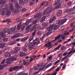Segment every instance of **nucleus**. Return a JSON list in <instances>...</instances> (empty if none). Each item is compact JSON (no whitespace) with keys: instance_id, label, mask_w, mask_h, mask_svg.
I'll return each instance as SVG.
<instances>
[{"instance_id":"f257e3e1","label":"nucleus","mask_w":75,"mask_h":75,"mask_svg":"<svg viewBox=\"0 0 75 75\" xmlns=\"http://www.w3.org/2000/svg\"><path fill=\"white\" fill-rule=\"evenodd\" d=\"M16 8H15L13 9V6L11 4H9V9L11 11H13V13L16 14L18 11V8H20V6L18 4H17L16 5Z\"/></svg>"},{"instance_id":"f03ea898","label":"nucleus","mask_w":75,"mask_h":75,"mask_svg":"<svg viewBox=\"0 0 75 75\" xmlns=\"http://www.w3.org/2000/svg\"><path fill=\"white\" fill-rule=\"evenodd\" d=\"M54 10V9H53V7H47V8L45 9L43 12V15H46L50 13H51L52 11Z\"/></svg>"},{"instance_id":"7ed1b4c3","label":"nucleus","mask_w":75,"mask_h":75,"mask_svg":"<svg viewBox=\"0 0 75 75\" xmlns=\"http://www.w3.org/2000/svg\"><path fill=\"white\" fill-rule=\"evenodd\" d=\"M62 0H57V2H56L54 3V5H57V7H60L61 6V4L62 3Z\"/></svg>"},{"instance_id":"20e7f679","label":"nucleus","mask_w":75,"mask_h":75,"mask_svg":"<svg viewBox=\"0 0 75 75\" xmlns=\"http://www.w3.org/2000/svg\"><path fill=\"white\" fill-rule=\"evenodd\" d=\"M75 9V6L73 7V8H69L68 9H67L65 10V12H67V13H71V12L74 11V10Z\"/></svg>"},{"instance_id":"39448f33","label":"nucleus","mask_w":75,"mask_h":75,"mask_svg":"<svg viewBox=\"0 0 75 75\" xmlns=\"http://www.w3.org/2000/svg\"><path fill=\"white\" fill-rule=\"evenodd\" d=\"M66 21H67V19H64L62 20H60L59 21L58 24L60 25L64 24L66 22Z\"/></svg>"},{"instance_id":"423d86ee","label":"nucleus","mask_w":75,"mask_h":75,"mask_svg":"<svg viewBox=\"0 0 75 75\" xmlns=\"http://www.w3.org/2000/svg\"><path fill=\"white\" fill-rule=\"evenodd\" d=\"M4 31L6 33H8V34H11L13 32L12 31L10 30H8V28H6L4 29Z\"/></svg>"},{"instance_id":"0eeeda50","label":"nucleus","mask_w":75,"mask_h":75,"mask_svg":"<svg viewBox=\"0 0 75 75\" xmlns=\"http://www.w3.org/2000/svg\"><path fill=\"white\" fill-rule=\"evenodd\" d=\"M53 14H52L51 16V18L52 19L50 20L49 21L50 23H52V22H54L55 21L56 19V18L55 16H53Z\"/></svg>"},{"instance_id":"6e6552de","label":"nucleus","mask_w":75,"mask_h":75,"mask_svg":"<svg viewBox=\"0 0 75 75\" xmlns=\"http://www.w3.org/2000/svg\"><path fill=\"white\" fill-rule=\"evenodd\" d=\"M33 44L36 45H38V44H40V41L39 40V39H36L33 41Z\"/></svg>"},{"instance_id":"1a4fd4ad","label":"nucleus","mask_w":75,"mask_h":75,"mask_svg":"<svg viewBox=\"0 0 75 75\" xmlns=\"http://www.w3.org/2000/svg\"><path fill=\"white\" fill-rule=\"evenodd\" d=\"M54 26V24L52 25H50L49 27L48 28H47V30L49 31H51L53 29V27Z\"/></svg>"},{"instance_id":"9d476101","label":"nucleus","mask_w":75,"mask_h":75,"mask_svg":"<svg viewBox=\"0 0 75 75\" xmlns=\"http://www.w3.org/2000/svg\"><path fill=\"white\" fill-rule=\"evenodd\" d=\"M20 50V48L19 47H16L14 50V52H13V54H16Z\"/></svg>"},{"instance_id":"9b49d317","label":"nucleus","mask_w":75,"mask_h":75,"mask_svg":"<svg viewBox=\"0 0 75 75\" xmlns=\"http://www.w3.org/2000/svg\"><path fill=\"white\" fill-rule=\"evenodd\" d=\"M59 28V26L58 25H54V24L53 27V28L54 30H57Z\"/></svg>"},{"instance_id":"f8f14e48","label":"nucleus","mask_w":75,"mask_h":75,"mask_svg":"<svg viewBox=\"0 0 75 75\" xmlns=\"http://www.w3.org/2000/svg\"><path fill=\"white\" fill-rule=\"evenodd\" d=\"M45 67V65L42 66V67L40 68V69H39L38 71L35 72V73H39V71H41L43 70V69H44Z\"/></svg>"},{"instance_id":"ddd939ff","label":"nucleus","mask_w":75,"mask_h":75,"mask_svg":"<svg viewBox=\"0 0 75 75\" xmlns=\"http://www.w3.org/2000/svg\"><path fill=\"white\" fill-rule=\"evenodd\" d=\"M6 3V2L4 0H0V4H2L1 6L2 8L4 6V4H5Z\"/></svg>"},{"instance_id":"4468645a","label":"nucleus","mask_w":75,"mask_h":75,"mask_svg":"<svg viewBox=\"0 0 75 75\" xmlns=\"http://www.w3.org/2000/svg\"><path fill=\"white\" fill-rule=\"evenodd\" d=\"M23 66H16V67H13V70H15L18 69L23 68Z\"/></svg>"},{"instance_id":"2eb2a0df","label":"nucleus","mask_w":75,"mask_h":75,"mask_svg":"<svg viewBox=\"0 0 75 75\" xmlns=\"http://www.w3.org/2000/svg\"><path fill=\"white\" fill-rule=\"evenodd\" d=\"M29 36H28L25 38H23L22 39H21V42H24L26 41L27 40H28V39H29Z\"/></svg>"},{"instance_id":"dca6fc26","label":"nucleus","mask_w":75,"mask_h":75,"mask_svg":"<svg viewBox=\"0 0 75 75\" xmlns=\"http://www.w3.org/2000/svg\"><path fill=\"white\" fill-rule=\"evenodd\" d=\"M62 14V11L61 10H59L57 13V16L58 17L60 16Z\"/></svg>"},{"instance_id":"f3484780","label":"nucleus","mask_w":75,"mask_h":75,"mask_svg":"<svg viewBox=\"0 0 75 75\" xmlns=\"http://www.w3.org/2000/svg\"><path fill=\"white\" fill-rule=\"evenodd\" d=\"M20 34V33H18L16 35H13L12 37V39H14V38H16L19 37V35Z\"/></svg>"},{"instance_id":"a211bd4d","label":"nucleus","mask_w":75,"mask_h":75,"mask_svg":"<svg viewBox=\"0 0 75 75\" xmlns=\"http://www.w3.org/2000/svg\"><path fill=\"white\" fill-rule=\"evenodd\" d=\"M11 56V54L10 52H6L5 54V56L6 57H10Z\"/></svg>"},{"instance_id":"6ab92c4d","label":"nucleus","mask_w":75,"mask_h":75,"mask_svg":"<svg viewBox=\"0 0 75 75\" xmlns=\"http://www.w3.org/2000/svg\"><path fill=\"white\" fill-rule=\"evenodd\" d=\"M35 44H34V43H30L29 45V47L30 48H32L31 49V50H33V48L34 47V45Z\"/></svg>"},{"instance_id":"aec40b11","label":"nucleus","mask_w":75,"mask_h":75,"mask_svg":"<svg viewBox=\"0 0 75 75\" xmlns=\"http://www.w3.org/2000/svg\"><path fill=\"white\" fill-rule=\"evenodd\" d=\"M11 15V11L9 9L7 10L6 15L8 16H10Z\"/></svg>"},{"instance_id":"412c9836","label":"nucleus","mask_w":75,"mask_h":75,"mask_svg":"<svg viewBox=\"0 0 75 75\" xmlns=\"http://www.w3.org/2000/svg\"><path fill=\"white\" fill-rule=\"evenodd\" d=\"M16 28V27L15 26L14 28H11L9 29V30L13 32H14L15 31V29Z\"/></svg>"},{"instance_id":"4be33fe9","label":"nucleus","mask_w":75,"mask_h":75,"mask_svg":"<svg viewBox=\"0 0 75 75\" xmlns=\"http://www.w3.org/2000/svg\"><path fill=\"white\" fill-rule=\"evenodd\" d=\"M61 36L62 37V36H63V35H59L57 37H56V38H55V39L53 41L54 42L56 40H57L58 38H59V39H60V37Z\"/></svg>"},{"instance_id":"5701e85b","label":"nucleus","mask_w":75,"mask_h":75,"mask_svg":"<svg viewBox=\"0 0 75 75\" xmlns=\"http://www.w3.org/2000/svg\"><path fill=\"white\" fill-rule=\"evenodd\" d=\"M1 35L2 36V37L4 38L5 37V33H0Z\"/></svg>"},{"instance_id":"b1692460","label":"nucleus","mask_w":75,"mask_h":75,"mask_svg":"<svg viewBox=\"0 0 75 75\" xmlns=\"http://www.w3.org/2000/svg\"><path fill=\"white\" fill-rule=\"evenodd\" d=\"M40 14L38 13L37 14V15H35V18H40Z\"/></svg>"},{"instance_id":"393cba45","label":"nucleus","mask_w":75,"mask_h":75,"mask_svg":"<svg viewBox=\"0 0 75 75\" xmlns=\"http://www.w3.org/2000/svg\"><path fill=\"white\" fill-rule=\"evenodd\" d=\"M56 67L55 66H53L52 68H51V69H50V70H49L48 71H47V72H49V71H51L53 70Z\"/></svg>"},{"instance_id":"a878e982","label":"nucleus","mask_w":75,"mask_h":75,"mask_svg":"<svg viewBox=\"0 0 75 75\" xmlns=\"http://www.w3.org/2000/svg\"><path fill=\"white\" fill-rule=\"evenodd\" d=\"M19 54L20 55V57H21L25 56L24 55V53H23L20 52H19Z\"/></svg>"},{"instance_id":"bb28decb","label":"nucleus","mask_w":75,"mask_h":75,"mask_svg":"<svg viewBox=\"0 0 75 75\" xmlns=\"http://www.w3.org/2000/svg\"><path fill=\"white\" fill-rule=\"evenodd\" d=\"M18 75H28V73H23V72H22L18 74Z\"/></svg>"},{"instance_id":"cd10ccee","label":"nucleus","mask_w":75,"mask_h":75,"mask_svg":"<svg viewBox=\"0 0 75 75\" xmlns=\"http://www.w3.org/2000/svg\"><path fill=\"white\" fill-rule=\"evenodd\" d=\"M46 18V16H45L42 17V18L41 19V22H43V21H44Z\"/></svg>"},{"instance_id":"c85d7f7f","label":"nucleus","mask_w":75,"mask_h":75,"mask_svg":"<svg viewBox=\"0 0 75 75\" xmlns=\"http://www.w3.org/2000/svg\"><path fill=\"white\" fill-rule=\"evenodd\" d=\"M18 1H19V3L21 5H23L24 4V2H23L22 0H17Z\"/></svg>"},{"instance_id":"c756f323","label":"nucleus","mask_w":75,"mask_h":75,"mask_svg":"<svg viewBox=\"0 0 75 75\" xmlns=\"http://www.w3.org/2000/svg\"><path fill=\"white\" fill-rule=\"evenodd\" d=\"M11 60L13 61H15L16 59V58L15 57H11Z\"/></svg>"},{"instance_id":"7c9ffc66","label":"nucleus","mask_w":75,"mask_h":75,"mask_svg":"<svg viewBox=\"0 0 75 75\" xmlns=\"http://www.w3.org/2000/svg\"><path fill=\"white\" fill-rule=\"evenodd\" d=\"M16 42V41H13L12 42H11L10 44H9V45H14L15 44Z\"/></svg>"},{"instance_id":"2f4dec72","label":"nucleus","mask_w":75,"mask_h":75,"mask_svg":"<svg viewBox=\"0 0 75 75\" xmlns=\"http://www.w3.org/2000/svg\"><path fill=\"white\" fill-rule=\"evenodd\" d=\"M52 65V63H50L49 64H47V66H46V69L48 68V67H50L51 65Z\"/></svg>"},{"instance_id":"473e14b6","label":"nucleus","mask_w":75,"mask_h":75,"mask_svg":"<svg viewBox=\"0 0 75 75\" xmlns=\"http://www.w3.org/2000/svg\"><path fill=\"white\" fill-rule=\"evenodd\" d=\"M68 56V55H67L65 57H64L62 59L61 61L62 62H63V61H64L67 58V57Z\"/></svg>"},{"instance_id":"72a5a7b5","label":"nucleus","mask_w":75,"mask_h":75,"mask_svg":"<svg viewBox=\"0 0 75 75\" xmlns=\"http://www.w3.org/2000/svg\"><path fill=\"white\" fill-rule=\"evenodd\" d=\"M21 28V25H20L19 24H18L17 25V28L18 30H19Z\"/></svg>"},{"instance_id":"f704fd0d","label":"nucleus","mask_w":75,"mask_h":75,"mask_svg":"<svg viewBox=\"0 0 75 75\" xmlns=\"http://www.w3.org/2000/svg\"><path fill=\"white\" fill-rule=\"evenodd\" d=\"M61 45H58V46H57V47H56V48H55L54 49L56 50H59V48L61 47Z\"/></svg>"},{"instance_id":"c9c22d12","label":"nucleus","mask_w":75,"mask_h":75,"mask_svg":"<svg viewBox=\"0 0 75 75\" xmlns=\"http://www.w3.org/2000/svg\"><path fill=\"white\" fill-rule=\"evenodd\" d=\"M33 39H34V38H33V37H30V38L29 40H28V41H29V42H30L31 41L33 40Z\"/></svg>"},{"instance_id":"e433bc0d","label":"nucleus","mask_w":75,"mask_h":75,"mask_svg":"<svg viewBox=\"0 0 75 75\" xmlns=\"http://www.w3.org/2000/svg\"><path fill=\"white\" fill-rule=\"evenodd\" d=\"M46 36V35L44 34L43 35V36H42V38H41L40 39L42 41L43 40V39L45 38V37Z\"/></svg>"},{"instance_id":"4c0bfd02","label":"nucleus","mask_w":75,"mask_h":75,"mask_svg":"<svg viewBox=\"0 0 75 75\" xmlns=\"http://www.w3.org/2000/svg\"><path fill=\"white\" fill-rule=\"evenodd\" d=\"M3 41H4V42H6L8 41V38H3Z\"/></svg>"},{"instance_id":"58836bf2","label":"nucleus","mask_w":75,"mask_h":75,"mask_svg":"<svg viewBox=\"0 0 75 75\" xmlns=\"http://www.w3.org/2000/svg\"><path fill=\"white\" fill-rule=\"evenodd\" d=\"M57 73H58V72H54V73H52V75L50 74H46V75H56Z\"/></svg>"},{"instance_id":"ea45409f","label":"nucleus","mask_w":75,"mask_h":75,"mask_svg":"<svg viewBox=\"0 0 75 75\" xmlns=\"http://www.w3.org/2000/svg\"><path fill=\"white\" fill-rule=\"evenodd\" d=\"M61 68V67H58L57 69H56V72L59 71L60 69Z\"/></svg>"},{"instance_id":"a19ab883","label":"nucleus","mask_w":75,"mask_h":75,"mask_svg":"<svg viewBox=\"0 0 75 75\" xmlns=\"http://www.w3.org/2000/svg\"><path fill=\"white\" fill-rule=\"evenodd\" d=\"M4 67L3 66L0 65V69L2 70V69H4Z\"/></svg>"},{"instance_id":"79ce46f5","label":"nucleus","mask_w":75,"mask_h":75,"mask_svg":"<svg viewBox=\"0 0 75 75\" xmlns=\"http://www.w3.org/2000/svg\"><path fill=\"white\" fill-rule=\"evenodd\" d=\"M60 60H58L57 61L55 62V64H54V65H56L57 64H58L59 62L60 61Z\"/></svg>"},{"instance_id":"37998d69","label":"nucleus","mask_w":75,"mask_h":75,"mask_svg":"<svg viewBox=\"0 0 75 75\" xmlns=\"http://www.w3.org/2000/svg\"><path fill=\"white\" fill-rule=\"evenodd\" d=\"M60 60H58L57 61L55 62V64H54V65H56L57 64H58L59 62L60 61Z\"/></svg>"},{"instance_id":"c03bdc74","label":"nucleus","mask_w":75,"mask_h":75,"mask_svg":"<svg viewBox=\"0 0 75 75\" xmlns=\"http://www.w3.org/2000/svg\"><path fill=\"white\" fill-rule=\"evenodd\" d=\"M72 27V30H70V32H71V31H74V29L75 28V26L73 25V26L72 27Z\"/></svg>"},{"instance_id":"a18cd8bd","label":"nucleus","mask_w":75,"mask_h":75,"mask_svg":"<svg viewBox=\"0 0 75 75\" xmlns=\"http://www.w3.org/2000/svg\"><path fill=\"white\" fill-rule=\"evenodd\" d=\"M52 33H51L50 32H48L47 33H46V35H47V36H48V35H50Z\"/></svg>"},{"instance_id":"49530a36","label":"nucleus","mask_w":75,"mask_h":75,"mask_svg":"<svg viewBox=\"0 0 75 75\" xmlns=\"http://www.w3.org/2000/svg\"><path fill=\"white\" fill-rule=\"evenodd\" d=\"M38 21L37 20H35L33 22V24H34L37 23Z\"/></svg>"},{"instance_id":"de8ad7c7","label":"nucleus","mask_w":75,"mask_h":75,"mask_svg":"<svg viewBox=\"0 0 75 75\" xmlns=\"http://www.w3.org/2000/svg\"><path fill=\"white\" fill-rule=\"evenodd\" d=\"M4 47H5V46L4 45H3V44L0 45V48H4Z\"/></svg>"},{"instance_id":"09e8293b","label":"nucleus","mask_w":75,"mask_h":75,"mask_svg":"<svg viewBox=\"0 0 75 75\" xmlns=\"http://www.w3.org/2000/svg\"><path fill=\"white\" fill-rule=\"evenodd\" d=\"M26 9L25 8H23L22 9V12H25L26 11Z\"/></svg>"},{"instance_id":"8fccbe9b","label":"nucleus","mask_w":75,"mask_h":75,"mask_svg":"<svg viewBox=\"0 0 75 75\" xmlns=\"http://www.w3.org/2000/svg\"><path fill=\"white\" fill-rule=\"evenodd\" d=\"M51 43V42H48V43H47L45 45V46H46V47H47V46H48V45H49Z\"/></svg>"},{"instance_id":"3c124183","label":"nucleus","mask_w":75,"mask_h":75,"mask_svg":"<svg viewBox=\"0 0 75 75\" xmlns=\"http://www.w3.org/2000/svg\"><path fill=\"white\" fill-rule=\"evenodd\" d=\"M71 4H72V3L71 2H69L68 3V6H70Z\"/></svg>"},{"instance_id":"603ef678","label":"nucleus","mask_w":75,"mask_h":75,"mask_svg":"<svg viewBox=\"0 0 75 75\" xmlns=\"http://www.w3.org/2000/svg\"><path fill=\"white\" fill-rule=\"evenodd\" d=\"M31 25H29L28 26V27H27V29L28 30H29V29H30L31 28Z\"/></svg>"},{"instance_id":"864d4df0","label":"nucleus","mask_w":75,"mask_h":75,"mask_svg":"<svg viewBox=\"0 0 75 75\" xmlns=\"http://www.w3.org/2000/svg\"><path fill=\"white\" fill-rule=\"evenodd\" d=\"M45 4V2H42V4H41L40 7H42V6H43V5H44Z\"/></svg>"},{"instance_id":"5fc2aeb1","label":"nucleus","mask_w":75,"mask_h":75,"mask_svg":"<svg viewBox=\"0 0 75 75\" xmlns=\"http://www.w3.org/2000/svg\"><path fill=\"white\" fill-rule=\"evenodd\" d=\"M5 11H2L1 12V14L2 15H3V16H4L5 14Z\"/></svg>"},{"instance_id":"6e6d98bb","label":"nucleus","mask_w":75,"mask_h":75,"mask_svg":"<svg viewBox=\"0 0 75 75\" xmlns=\"http://www.w3.org/2000/svg\"><path fill=\"white\" fill-rule=\"evenodd\" d=\"M42 33V32L41 31H39L38 32V35H40V34H41Z\"/></svg>"},{"instance_id":"4d7b16f0","label":"nucleus","mask_w":75,"mask_h":75,"mask_svg":"<svg viewBox=\"0 0 75 75\" xmlns=\"http://www.w3.org/2000/svg\"><path fill=\"white\" fill-rule=\"evenodd\" d=\"M52 56H51V57L50 56L47 59V61H49V59H50L52 58Z\"/></svg>"},{"instance_id":"13d9d810","label":"nucleus","mask_w":75,"mask_h":75,"mask_svg":"<svg viewBox=\"0 0 75 75\" xmlns=\"http://www.w3.org/2000/svg\"><path fill=\"white\" fill-rule=\"evenodd\" d=\"M6 22H7L10 23V19H6Z\"/></svg>"},{"instance_id":"bf43d9fd","label":"nucleus","mask_w":75,"mask_h":75,"mask_svg":"<svg viewBox=\"0 0 75 75\" xmlns=\"http://www.w3.org/2000/svg\"><path fill=\"white\" fill-rule=\"evenodd\" d=\"M66 67V64H64L63 66V67H62L63 69H65Z\"/></svg>"},{"instance_id":"052dcab7","label":"nucleus","mask_w":75,"mask_h":75,"mask_svg":"<svg viewBox=\"0 0 75 75\" xmlns=\"http://www.w3.org/2000/svg\"><path fill=\"white\" fill-rule=\"evenodd\" d=\"M33 3H34V2L33 1H31L30 2L29 5H33Z\"/></svg>"},{"instance_id":"680f3d73","label":"nucleus","mask_w":75,"mask_h":75,"mask_svg":"<svg viewBox=\"0 0 75 75\" xmlns=\"http://www.w3.org/2000/svg\"><path fill=\"white\" fill-rule=\"evenodd\" d=\"M13 70H14L13 69V67H11L10 69L9 70V71H12Z\"/></svg>"},{"instance_id":"e2e57ef3","label":"nucleus","mask_w":75,"mask_h":75,"mask_svg":"<svg viewBox=\"0 0 75 75\" xmlns=\"http://www.w3.org/2000/svg\"><path fill=\"white\" fill-rule=\"evenodd\" d=\"M10 49V47H5V50H9Z\"/></svg>"},{"instance_id":"0e129e2a","label":"nucleus","mask_w":75,"mask_h":75,"mask_svg":"<svg viewBox=\"0 0 75 75\" xmlns=\"http://www.w3.org/2000/svg\"><path fill=\"white\" fill-rule=\"evenodd\" d=\"M34 69H35V71H36V70H38V69L37 68V67H35Z\"/></svg>"},{"instance_id":"69168bd1","label":"nucleus","mask_w":75,"mask_h":75,"mask_svg":"<svg viewBox=\"0 0 75 75\" xmlns=\"http://www.w3.org/2000/svg\"><path fill=\"white\" fill-rule=\"evenodd\" d=\"M6 11V8H4L3 9L2 11H4L5 12Z\"/></svg>"},{"instance_id":"338daca9","label":"nucleus","mask_w":75,"mask_h":75,"mask_svg":"<svg viewBox=\"0 0 75 75\" xmlns=\"http://www.w3.org/2000/svg\"><path fill=\"white\" fill-rule=\"evenodd\" d=\"M67 54V52H65L63 54V55L64 56H65Z\"/></svg>"},{"instance_id":"774afa93","label":"nucleus","mask_w":75,"mask_h":75,"mask_svg":"<svg viewBox=\"0 0 75 75\" xmlns=\"http://www.w3.org/2000/svg\"><path fill=\"white\" fill-rule=\"evenodd\" d=\"M23 51H27V50L25 47H23Z\"/></svg>"}]
</instances>
